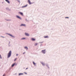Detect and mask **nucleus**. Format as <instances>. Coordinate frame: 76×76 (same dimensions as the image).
<instances>
[{"mask_svg": "<svg viewBox=\"0 0 76 76\" xmlns=\"http://www.w3.org/2000/svg\"><path fill=\"white\" fill-rule=\"evenodd\" d=\"M9 35H10V36L11 37H13V36H12V35L10 34H9Z\"/></svg>", "mask_w": 76, "mask_h": 76, "instance_id": "obj_15", "label": "nucleus"}, {"mask_svg": "<svg viewBox=\"0 0 76 76\" xmlns=\"http://www.w3.org/2000/svg\"><path fill=\"white\" fill-rule=\"evenodd\" d=\"M23 75V73H20L19 74V75Z\"/></svg>", "mask_w": 76, "mask_h": 76, "instance_id": "obj_8", "label": "nucleus"}, {"mask_svg": "<svg viewBox=\"0 0 76 76\" xmlns=\"http://www.w3.org/2000/svg\"><path fill=\"white\" fill-rule=\"evenodd\" d=\"M42 52L44 54H45V50H43Z\"/></svg>", "mask_w": 76, "mask_h": 76, "instance_id": "obj_2", "label": "nucleus"}, {"mask_svg": "<svg viewBox=\"0 0 76 76\" xmlns=\"http://www.w3.org/2000/svg\"><path fill=\"white\" fill-rule=\"evenodd\" d=\"M25 53H23V54H24Z\"/></svg>", "mask_w": 76, "mask_h": 76, "instance_id": "obj_26", "label": "nucleus"}, {"mask_svg": "<svg viewBox=\"0 0 76 76\" xmlns=\"http://www.w3.org/2000/svg\"><path fill=\"white\" fill-rule=\"evenodd\" d=\"M5 1L8 3H10V1L8 0H5Z\"/></svg>", "mask_w": 76, "mask_h": 76, "instance_id": "obj_6", "label": "nucleus"}, {"mask_svg": "<svg viewBox=\"0 0 76 76\" xmlns=\"http://www.w3.org/2000/svg\"><path fill=\"white\" fill-rule=\"evenodd\" d=\"M42 64L43 66H45V64L43 63H42Z\"/></svg>", "mask_w": 76, "mask_h": 76, "instance_id": "obj_21", "label": "nucleus"}, {"mask_svg": "<svg viewBox=\"0 0 76 76\" xmlns=\"http://www.w3.org/2000/svg\"><path fill=\"white\" fill-rule=\"evenodd\" d=\"M25 26L26 25L25 24H22L21 25V26Z\"/></svg>", "mask_w": 76, "mask_h": 76, "instance_id": "obj_7", "label": "nucleus"}, {"mask_svg": "<svg viewBox=\"0 0 76 76\" xmlns=\"http://www.w3.org/2000/svg\"><path fill=\"white\" fill-rule=\"evenodd\" d=\"M16 56H18V54H16Z\"/></svg>", "mask_w": 76, "mask_h": 76, "instance_id": "obj_27", "label": "nucleus"}, {"mask_svg": "<svg viewBox=\"0 0 76 76\" xmlns=\"http://www.w3.org/2000/svg\"><path fill=\"white\" fill-rule=\"evenodd\" d=\"M3 76H5V74H4Z\"/></svg>", "mask_w": 76, "mask_h": 76, "instance_id": "obj_25", "label": "nucleus"}, {"mask_svg": "<svg viewBox=\"0 0 76 76\" xmlns=\"http://www.w3.org/2000/svg\"><path fill=\"white\" fill-rule=\"evenodd\" d=\"M25 34L26 36H29V34H28V33H25Z\"/></svg>", "mask_w": 76, "mask_h": 76, "instance_id": "obj_4", "label": "nucleus"}, {"mask_svg": "<svg viewBox=\"0 0 76 76\" xmlns=\"http://www.w3.org/2000/svg\"><path fill=\"white\" fill-rule=\"evenodd\" d=\"M3 37V38H4V37Z\"/></svg>", "mask_w": 76, "mask_h": 76, "instance_id": "obj_28", "label": "nucleus"}, {"mask_svg": "<svg viewBox=\"0 0 76 76\" xmlns=\"http://www.w3.org/2000/svg\"><path fill=\"white\" fill-rule=\"evenodd\" d=\"M16 17L18 18H20V19H21V18H20L19 16H17Z\"/></svg>", "mask_w": 76, "mask_h": 76, "instance_id": "obj_13", "label": "nucleus"}, {"mask_svg": "<svg viewBox=\"0 0 76 76\" xmlns=\"http://www.w3.org/2000/svg\"><path fill=\"white\" fill-rule=\"evenodd\" d=\"M15 64H16V63H14L12 65V67H13V66H15Z\"/></svg>", "mask_w": 76, "mask_h": 76, "instance_id": "obj_9", "label": "nucleus"}, {"mask_svg": "<svg viewBox=\"0 0 76 76\" xmlns=\"http://www.w3.org/2000/svg\"><path fill=\"white\" fill-rule=\"evenodd\" d=\"M26 39V38H22L21 39Z\"/></svg>", "mask_w": 76, "mask_h": 76, "instance_id": "obj_22", "label": "nucleus"}, {"mask_svg": "<svg viewBox=\"0 0 76 76\" xmlns=\"http://www.w3.org/2000/svg\"><path fill=\"white\" fill-rule=\"evenodd\" d=\"M28 69V68H26V69L27 70V69Z\"/></svg>", "mask_w": 76, "mask_h": 76, "instance_id": "obj_24", "label": "nucleus"}, {"mask_svg": "<svg viewBox=\"0 0 76 76\" xmlns=\"http://www.w3.org/2000/svg\"><path fill=\"white\" fill-rule=\"evenodd\" d=\"M31 39L32 41H35V40H36L35 39H34V38H32V39Z\"/></svg>", "mask_w": 76, "mask_h": 76, "instance_id": "obj_11", "label": "nucleus"}, {"mask_svg": "<svg viewBox=\"0 0 76 76\" xmlns=\"http://www.w3.org/2000/svg\"><path fill=\"white\" fill-rule=\"evenodd\" d=\"M33 63L34 65H36V64L34 62H33Z\"/></svg>", "mask_w": 76, "mask_h": 76, "instance_id": "obj_19", "label": "nucleus"}, {"mask_svg": "<svg viewBox=\"0 0 76 76\" xmlns=\"http://www.w3.org/2000/svg\"><path fill=\"white\" fill-rule=\"evenodd\" d=\"M27 5H26L25 6H24L23 7V8H24V7H27Z\"/></svg>", "mask_w": 76, "mask_h": 76, "instance_id": "obj_10", "label": "nucleus"}, {"mask_svg": "<svg viewBox=\"0 0 76 76\" xmlns=\"http://www.w3.org/2000/svg\"><path fill=\"white\" fill-rule=\"evenodd\" d=\"M28 2L29 3V4H31V3L30 0H28Z\"/></svg>", "mask_w": 76, "mask_h": 76, "instance_id": "obj_3", "label": "nucleus"}, {"mask_svg": "<svg viewBox=\"0 0 76 76\" xmlns=\"http://www.w3.org/2000/svg\"><path fill=\"white\" fill-rule=\"evenodd\" d=\"M24 48H25V49H26V50H28V48L27 47H24Z\"/></svg>", "mask_w": 76, "mask_h": 76, "instance_id": "obj_12", "label": "nucleus"}, {"mask_svg": "<svg viewBox=\"0 0 76 76\" xmlns=\"http://www.w3.org/2000/svg\"><path fill=\"white\" fill-rule=\"evenodd\" d=\"M65 18H69V17H65Z\"/></svg>", "mask_w": 76, "mask_h": 76, "instance_id": "obj_23", "label": "nucleus"}, {"mask_svg": "<svg viewBox=\"0 0 76 76\" xmlns=\"http://www.w3.org/2000/svg\"><path fill=\"white\" fill-rule=\"evenodd\" d=\"M35 46H37V43H36L34 44Z\"/></svg>", "mask_w": 76, "mask_h": 76, "instance_id": "obj_16", "label": "nucleus"}, {"mask_svg": "<svg viewBox=\"0 0 76 76\" xmlns=\"http://www.w3.org/2000/svg\"><path fill=\"white\" fill-rule=\"evenodd\" d=\"M20 14L22 15V16H23V14L22 12H20Z\"/></svg>", "mask_w": 76, "mask_h": 76, "instance_id": "obj_5", "label": "nucleus"}, {"mask_svg": "<svg viewBox=\"0 0 76 76\" xmlns=\"http://www.w3.org/2000/svg\"><path fill=\"white\" fill-rule=\"evenodd\" d=\"M11 54H12L11 51H10V52H9L8 55V58H10V56H11Z\"/></svg>", "mask_w": 76, "mask_h": 76, "instance_id": "obj_1", "label": "nucleus"}, {"mask_svg": "<svg viewBox=\"0 0 76 76\" xmlns=\"http://www.w3.org/2000/svg\"><path fill=\"white\" fill-rule=\"evenodd\" d=\"M44 38H48V36H45Z\"/></svg>", "mask_w": 76, "mask_h": 76, "instance_id": "obj_14", "label": "nucleus"}, {"mask_svg": "<svg viewBox=\"0 0 76 76\" xmlns=\"http://www.w3.org/2000/svg\"><path fill=\"white\" fill-rule=\"evenodd\" d=\"M0 58L1 59H2L1 56L0 54Z\"/></svg>", "mask_w": 76, "mask_h": 76, "instance_id": "obj_20", "label": "nucleus"}, {"mask_svg": "<svg viewBox=\"0 0 76 76\" xmlns=\"http://www.w3.org/2000/svg\"><path fill=\"white\" fill-rule=\"evenodd\" d=\"M47 66H48V65H47Z\"/></svg>", "mask_w": 76, "mask_h": 76, "instance_id": "obj_29", "label": "nucleus"}, {"mask_svg": "<svg viewBox=\"0 0 76 76\" xmlns=\"http://www.w3.org/2000/svg\"><path fill=\"white\" fill-rule=\"evenodd\" d=\"M17 60V58H15L14 60V61H16V60Z\"/></svg>", "mask_w": 76, "mask_h": 76, "instance_id": "obj_17", "label": "nucleus"}, {"mask_svg": "<svg viewBox=\"0 0 76 76\" xmlns=\"http://www.w3.org/2000/svg\"><path fill=\"white\" fill-rule=\"evenodd\" d=\"M24 73L26 75H27V73L25 72H24Z\"/></svg>", "mask_w": 76, "mask_h": 76, "instance_id": "obj_18", "label": "nucleus"}]
</instances>
